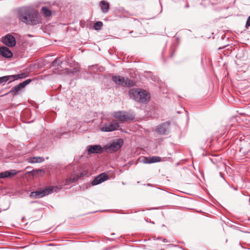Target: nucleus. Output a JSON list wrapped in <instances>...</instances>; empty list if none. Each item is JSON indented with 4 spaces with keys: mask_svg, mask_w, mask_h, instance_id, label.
Listing matches in <instances>:
<instances>
[{
    "mask_svg": "<svg viewBox=\"0 0 250 250\" xmlns=\"http://www.w3.org/2000/svg\"><path fill=\"white\" fill-rule=\"evenodd\" d=\"M18 17L20 21L27 24L36 25L40 21L37 11L26 7L18 10Z\"/></svg>",
    "mask_w": 250,
    "mask_h": 250,
    "instance_id": "obj_1",
    "label": "nucleus"
},
{
    "mask_svg": "<svg viewBox=\"0 0 250 250\" xmlns=\"http://www.w3.org/2000/svg\"><path fill=\"white\" fill-rule=\"evenodd\" d=\"M128 94L130 98L142 103L147 102L150 98L148 93L141 88L131 89L129 90Z\"/></svg>",
    "mask_w": 250,
    "mask_h": 250,
    "instance_id": "obj_2",
    "label": "nucleus"
},
{
    "mask_svg": "<svg viewBox=\"0 0 250 250\" xmlns=\"http://www.w3.org/2000/svg\"><path fill=\"white\" fill-rule=\"evenodd\" d=\"M55 189H58V190L60 189V188H58L57 187H48L42 190L31 192L30 193V196L31 198H42L47 195H48L53 192L54 190Z\"/></svg>",
    "mask_w": 250,
    "mask_h": 250,
    "instance_id": "obj_3",
    "label": "nucleus"
},
{
    "mask_svg": "<svg viewBox=\"0 0 250 250\" xmlns=\"http://www.w3.org/2000/svg\"><path fill=\"white\" fill-rule=\"evenodd\" d=\"M124 140L122 139H118L112 143L104 146V148L108 152H113L117 151L123 146Z\"/></svg>",
    "mask_w": 250,
    "mask_h": 250,
    "instance_id": "obj_4",
    "label": "nucleus"
},
{
    "mask_svg": "<svg viewBox=\"0 0 250 250\" xmlns=\"http://www.w3.org/2000/svg\"><path fill=\"white\" fill-rule=\"evenodd\" d=\"M112 79L116 84L121 86H132L135 83L133 81L120 76H113Z\"/></svg>",
    "mask_w": 250,
    "mask_h": 250,
    "instance_id": "obj_5",
    "label": "nucleus"
},
{
    "mask_svg": "<svg viewBox=\"0 0 250 250\" xmlns=\"http://www.w3.org/2000/svg\"><path fill=\"white\" fill-rule=\"evenodd\" d=\"M120 126L119 123L116 120H112L107 123L102 122L100 130L104 132H110L117 130Z\"/></svg>",
    "mask_w": 250,
    "mask_h": 250,
    "instance_id": "obj_6",
    "label": "nucleus"
},
{
    "mask_svg": "<svg viewBox=\"0 0 250 250\" xmlns=\"http://www.w3.org/2000/svg\"><path fill=\"white\" fill-rule=\"evenodd\" d=\"M113 116L120 123H124L128 120H132L134 118L133 116L125 111L115 112Z\"/></svg>",
    "mask_w": 250,
    "mask_h": 250,
    "instance_id": "obj_7",
    "label": "nucleus"
},
{
    "mask_svg": "<svg viewBox=\"0 0 250 250\" xmlns=\"http://www.w3.org/2000/svg\"><path fill=\"white\" fill-rule=\"evenodd\" d=\"M2 42L9 47H13L16 43L15 38L11 35H7L3 38Z\"/></svg>",
    "mask_w": 250,
    "mask_h": 250,
    "instance_id": "obj_8",
    "label": "nucleus"
},
{
    "mask_svg": "<svg viewBox=\"0 0 250 250\" xmlns=\"http://www.w3.org/2000/svg\"><path fill=\"white\" fill-rule=\"evenodd\" d=\"M169 126L168 123H163L157 127L156 132L160 135L166 134L168 131Z\"/></svg>",
    "mask_w": 250,
    "mask_h": 250,
    "instance_id": "obj_9",
    "label": "nucleus"
},
{
    "mask_svg": "<svg viewBox=\"0 0 250 250\" xmlns=\"http://www.w3.org/2000/svg\"><path fill=\"white\" fill-rule=\"evenodd\" d=\"M107 179L108 176L107 174L102 173L94 178L91 182V184L93 186L97 185L106 180Z\"/></svg>",
    "mask_w": 250,
    "mask_h": 250,
    "instance_id": "obj_10",
    "label": "nucleus"
},
{
    "mask_svg": "<svg viewBox=\"0 0 250 250\" xmlns=\"http://www.w3.org/2000/svg\"><path fill=\"white\" fill-rule=\"evenodd\" d=\"M103 148L100 145H92L88 146V153H101L103 151Z\"/></svg>",
    "mask_w": 250,
    "mask_h": 250,
    "instance_id": "obj_11",
    "label": "nucleus"
},
{
    "mask_svg": "<svg viewBox=\"0 0 250 250\" xmlns=\"http://www.w3.org/2000/svg\"><path fill=\"white\" fill-rule=\"evenodd\" d=\"M161 161V158L157 156L146 157H144L143 162L145 164H151Z\"/></svg>",
    "mask_w": 250,
    "mask_h": 250,
    "instance_id": "obj_12",
    "label": "nucleus"
},
{
    "mask_svg": "<svg viewBox=\"0 0 250 250\" xmlns=\"http://www.w3.org/2000/svg\"><path fill=\"white\" fill-rule=\"evenodd\" d=\"M0 54L6 58H10L12 56V52L7 47L2 46L0 47Z\"/></svg>",
    "mask_w": 250,
    "mask_h": 250,
    "instance_id": "obj_13",
    "label": "nucleus"
},
{
    "mask_svg": "<svg viewBox=\"0 0 250 250\" xmlns=\"http://www.w3.org/2000/svg\"><path fill=\"white\" fill-rule=\"evenodd\" d=\"M18 173L17 171L14 169L11 171H5L4 172L0 173V179H2L6 177H12Z\"/></svg>",
    "mask_w": 250,
    "mask_h": 250,
    "instance_id": "obj_14",
    "label": "nucleus"
},
{
    "mask_svg": "<svg viewBox=\"0 0 250 250\" xmlns=\"http://www.w3.org/2000/svg\"><path fill=\"white\" fill-rule=\"evenodd\" d=\"M44 161V158L40 156L29 157L27 159L28 162L31 164L40 163L43 162Z\"/></svg>",
    "mask_w": 250,
    "mask_h": 250,
    "instance_id": "obj_15",
    "label": "nucleus"
},
{
    "mask_svg": "<svg viewBox=\"0 0 250 250\" xmlns=\"http://www.w3.org/2000/svg\"><path fill=\"white\" fill-rule=\"evenodd\" d=\"M100 7L102 12L104 13H106L108 11L109 5L108 2L105 1L103 0L100 2Z\"/></svg>",
    "mask_w": 250,
    "mask_h": 250,
    "instance_id": "obj_16",
    "label": "nucleus"
},
{
    "mask_svg": "<svg viewBox=\"0 0 250 250\" xmlns=\"http://www.w3.org/2000/svg\"><path fill=\"white\" fill-rule=\"evenodd\" d=\"M19 86L17 85L16 86L13 87L11 90L10 91L9 93H11L12 95H16L18 94L19 92L21 90Z\"/></svg>",
    "mask_w": 250,
    "mask_h": 250,
    "instance_id": "obj_17",
    "label": "nucleus"
},
{
    "mask_svg": "<svg viewBox=\"0 0 250 250\" xmlns=\"http://www.w3.org/2000/svg\"><path fill=\"white\" fill-rule=\"evenodd\" d=\"M60 59L61 58H58L54 60L52 62V65L55 67L60 65L62 62V61Z\"/></svg>",
    "mask_w": 250,
    "mask_h": 250,
    "instance_id": "obj_18",
    "label": "nucleus"
},
{
    "mask_svg": "<svg viewBox=\"0 0 250 250\" xmlns=\"http://www.w3.org/2000/svg\"><path fill=\"white\" fill-rule=\"evenodd\" d=\"M42 11L46 17H49L51 15V11L45 6L42 8Z\"/></svg>",
    "mask_w": 250,
    "mask_h": 250,
    "instance_id": "obj_19",
    "label": "nucleus"
},
{
    "mask_svg": "<svg viewBox=\"0 0 250 250\" xmlns=\"http://www.w3.org/2000/svg\"><path fill=\"white\" fill-rule=\"evenodd\" d=\"M12 79V78L11 75L5 76L0 77V83H5Z\"/></svg>",
    "mask_w": 250,
    "mask_h": 250,
    "instance_id": "obj_20",
    "label": "nucleus"
},
{
    "mask_svg": "<svg viewBox=\"0 0 250 250\" xmlns=\"http://www.w3.org/2000/svg\"><path fill=\"white\" fill-rule=\"evenodd\" d=\"M103 25V23L102 21H97L94 23V28L96 30H99L101 29Z\"/></svg>",
    "mask_w": 250,
    "mask_h": 250,
    "instance_id": "obj_21",
    "label": "nucleus"
},
{
    "mask_svg": "<svg viewBox=\"0 0 250 250\" xmlns=\"http://www.w3.org/2000/svg\"><path fill=\"white\" fill-rule=\"evenodd\" d=\"M30 79L26 80V81L23 82L22 83H20L18 84L21 89L23 88L27 84L31 82Z\"/></svg>",
    "mask_w": 250,
    "mask_h": 250,
    "instance_id": "obj_22",
    "label": "nucleus"
},
{
    "mask_svg": "<svg viewBox=\"0 0 250 250\" xmlns=\"http://www.w3.org/2000/svg\"><path fill=\"white\" fill-rule=\"evenodd\" d=\"M30 79L26 80V81L23 82L22 83H20L18 84L21 89L23 88L27 84L31 82Z\"/></svg>",
    "mask_w": 250,
    "mask_h": 250,
    "instance_id": "obj_23",
    "label": "nucleus"
},
{
    "mask_svg": "<svg viewBox=\"0 0 250 250\" xmlns=\"http://www.w3.org/2000/svg\"><path fill=\"white\" fill-rule=\"evenodd\" d=\"M30 79L26 80V81L23 82L22 83H20L18 84L21 89L23 88L27 84L31 82Z\"/></svg>",
    "mask_w": 250,
    "mask_h": 250,
    "instance_id": "obj_24",
    "label": "nucleus"
},
{
    "mask_svg": "<svg viewBox=\"0 0 250 250\" xmlns=\"http://www.w3.org/2000/svg\"><path fill=\"white\" fill-rule=\"evenodd\" d=\"M12 79H14L15 80L20 79L24 78L26 77V75L24 73L17 74V75H11Z\"/></svg>",
    "mask_w": 250,
    "mask_h": 250,
    "instance_id": "obj_25",
    "label": "nucleus"
},
{
    "mask_svg": "<svg viewBox=\"0 0 250 250\" xmlns=\"http://www.w3.org/2000/svg\"><path fill=\"white\" fill-rule=\"evenodd\" d=\"M77 178H70L66 179V184H69L70 183H72L74 182H76L77 181Z\"/></svg>",
    "mask_w": 250,
    "mask_h": 250,
    "instance_id": "obj_26",
    "label": "nucleus"
},
{
    "mask_svg": "<svg viewBox=\"0 0 250 250\" xmlns=\"http://www.w3.org/2000/svg\"><path fill=\"white\" fill-rule=\"evenodd\" d=\"M250 26V16L248 18V20L247 21L246 23V27L248 28Z\"/></svg>",
    "mask_w": 250,
    "mask_h": 250,
    "instance_id": "obj_27",
    "label": "nucleus"
},
{
    "mask_svg": "<svg viewBox=\"0 0 250 250\" xmlns=\"http://www.w3.org/2000/svg\"><path fill=\"white\" fill-rule=\"evenodd\" d=\"M157 239H161V240L162 239V240H163V242H164V243H167V239H165V238H159H159H158Z\"/></svg>",
    "mask_w": 250,
    "mask_h": 250,
    "instance_id": "obj_28",
    "label": "nucleus"
},
{
    "mask_svg": "<svg viewBox=\"0 0 250 250\" xmlns=\"http://www.w3.org/2000/svg\"><path fill=\"white\" fill-rule=\"evenodd\" d=\"M36 171H41V172L42 171V172H44V171L43 170L40 169H37Z\"/></svg>",
    "mask_w": 250,
    "mask_h": 250,
    "instance_id": "obj_29",
    "label": "nucleus"
}]
</instances>
